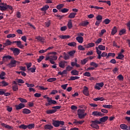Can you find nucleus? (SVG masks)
Here are the masks:
<instances>
[{"label":"nucleus","instance_id":"nucleus-1","mask_svg":"<svg viewBox=\"0 0 130 130\" xmlns=\"http://www.w3.org/2000/svg\"><path fill=\"white\" fill-rule=\"evenodd\" d=\"M43 97L45 99H47V102L45 103V106L47 107L50 106L51 104H56L57 103L56 101L53 100L52 99L47 96V95H45Z\"/></svg>","mask_w":130,"mask_h":130},{"label":"nucleus","instance_id":"nucleus-2","mask_svg":"<svg viewBox=\"0 0 130 130\" xmlns=\"http://www.w3.org/2000/svg\"><path fill=\"white\" fill-rule=\"evenodd\" d=\"M9 9V10H13V7L10 5H7V4H5L4 3H1L0 4V10L2 12H4V11H7Z\"/></svg>","mask_w":130,"mask_h":130},{"label":"nucleus","instance_id":"nucleus-3","mask_svg":"<svg viewBox=\"0 0 130 130\" xmlns=\"http://www.w3.org/2000/svg\"><path fill=\"white\" fill-rule=\"evenodd\" d=\"M52 124L55 127H58L59 125H64V122L63 121L52 120Z\"/></svg>","mask_w":130,"mask_h":130},{"label":"nucleus","instance_id":"nucleus-4","mask_svg":"<svg viewBox=\"0 0 130 130\" xmlns=\"http://www.w3.org/2000/svg\"><path fill=\"white\" fill-rule=\"evenodd\" d=\"M85 113V110L84 109H78L77 110V115L79 119H83V115Z\"/></svg>","mask_w":130,"mask_h":130},{"label":"nucleus","instance_id":"nucleus-5","mask_svg":"<svg viewBox=\"0 0 130 130\" xmlns=\"http://www.w3.org/2000/svg\"><path fill=\"white\" fill-rule=\"evenodd\" d=\"M10 50L13 51V53L15 56H17L20 54V49H18V48L11 47L10 48Z\"/></svg>","mask_w":130,"mask_h":130},{"label":"nucleus","instance_id":"nucleus-6","mask_svg":"<svg viewBox=\"0 0 130 130\" xmlns=\"http://www.w3.org/2000/svg\"><path fill=\"white\" fill-rule=\"evenodd\" d=\"M9 68H14L17 66V61L16 60H11V62L7 64Z\"/></svg>","mask_w":130,"mask_h":130},{"label":"nucleus","instance_id":"nucleus-7","mask_svg":"<svg viewBox=\"0 0 130 130\" xmlns=\"http://www.w3.org/2000/svg\"><path fill=\"white\" fill-rule=\"evenodd\" d=\"M91 115H93V116H104V114L101 113V112H98L97 111L92 112Z\"/></svg>","mask_w":130,"mask_h":130},{"label":"nucleus","instance_id":"nucleus-8","mask_svg":"<svg viewBox=\"0 0 130 130\" xmlns=\"http://www.w3.org/2000/svg\"><path fill=\"white\" fill-rule=\"evenodd\" d=\"M12 43H16L17 47H19V48H24V45H22L21 41H13Z\"/></svg>","mask_w":130,"mask_h":130},{"label":"nucleus","instance_id":"nucleus-9","mask_svg":"<svg viewBox=\"0 0 130 130\" xmlns=\"http://www.w3.org/2000/svg\"><path fill=\"white\" fill-rule=\"evenodd\" d=\"M66 63H68V62L65 60H62L59 63V67L61 68V69H64Z\"/></svg>","mask_w":130,"mask_h":130},{"label":"nucleus","instance_id":"nucleus-10","mask_svg":"<svg viewBox=\"0 0 130 130\" xmlns=\"http://www.w3.org/2000/svg\"><path fill=\"white\" fill-rule=\"evenodd\" d=\"M16 110H20V109H22V108H24L25 107V104L23 103H20L18 105L15 106Z\"/></svg>","mask_w":130,"mask_h":130},{"label":"nucleus","instance_id":"nucleus-11","mask_svg":"<svg viewBox=\"0 0 130 130\" xmlns=\"http://www.w3.org/2000/svg\"><path fill=\"white\" fill-rule=\"evenodd\" d=\"M83 93L86 96L89 95V89L87 87V86H84Z\"/></svg>","mask_w":130,"mask_h":130},{"label":"nucleus","instance_id":"nucleus-12","mask_svg":"<svg viewBox=\"0 0 130 130\" xmlns=\"http://www.w3.org/2000/svg\"><path fill=\"white\" fill-rule=\"evenodd\" d=\"M95 49L96 50V53L98 55V58L99 59H101V53H102V52L101 50H99L98 47H96Z\"/></svg>","mask_w":130,"mask_h":130},{"label":"nucleus","instance_id":"nucleus-13","mask_svg":"<svg viewBox=\"0 0 130 130\" xmlns=\"http://www.w3.org/2000/svg\"><path fill=\"white\" fill-rule=\"evenodd\" d=\"M1 125H2V126H4V127H5L6 128H8V129H13V128H14V127H13V126H10V125H8L7 124H5L4 123H2L1 124Z\"/></svg>","mask_w":130,"mask_h":130},{"label":"nucleus","instance_id":"nucleus-14","mask_svg":"<svg viewBox=\"0 0 130 130\" xmlns=\"http://www.w3.org/2000/svg\"><path fill=\"white\" fill-rule=\"evenodd\" d=\"M77 41H78V42H79V43H83V42H84V38H83L82 37H77L76 38Z\"/></svg>","mask_w":130,"mask_h":130},{"label":"nucleus","instance_id":"nucleus-15","mask_svg":"<svg viewBox=\"0 0 130 130\" xmlns=\"http://www.w3.org/2000/svg\"><path fill=\"white\" fill-rule=\"evenodd\" d=\"M3 44V47H6V46H9V45H12V42L10 40H7L6 43H4Z\"/></svg>","mask_w":130,"mask_h":130},{"label":"nucleus","instance_id":"nucleus-16","mask_svg":"<svg viewBox=\"0 0 130 130\" xmlns=\"http://www.w3.org/2000/svg\"><path fill=\"white\" fill-rule=\"evenodd\" d=\"M14 59V58H13V57H12L10 55H6V56H3V62H5V59Z\"/></svg>","mask_w":130,"mask_h":130},{"label":"nucleus","instance_id":"nucleus-17","mask_svg":"<svg viewBox=\"0 0 130 130\" xmlns=\"http://www.w3.org/2000/svg\"><path fill=\"white\" fill-rule=\"evenodd\" d=\"M108 119V116H104L100 119V121L101 122H105Z\"/></svg>","mask_w":130,"mask_h":130},{"label":"nucleus","instance_id":"nucleus-18","mask_svg":"<svg viewBox=\"0 0 130 130\" xmlns=\"http://www.w3.org/2000/svg\"><path fill=\"white\" fill-rule=\"evenodd\" d=\"M1 84H1L2 87H7V86H9V83L5 80L2 81Z\"/></svg>","mask_w":130,"mask_h":130},{"label":"nucleus","instance_id":"nucleus-19","mask_svg":"<svg viewBox=\"0 0 130 130\" xmlns=\"http://www.w3.org/2000/svg\"><path fill=\"white\" fill-rule=\"evenodd\" d=\"M36 39L38 40V41H40V42H44V38L39 36L36 37Z\"/></svg>","mask_w":130,"mask_h":130},{"label":"nucleus","instance_id":"nucleus-20","mask_svg":"<svg viewBox=\"0 0 130 130\" xmlns=\"http://www.w3.org/2000/svg\"><path fill=\"white\" fill-rule=\"evenodd\" d=\"M76 15H77V13L72 12L69 14L68 18L69 19H74V18H75Z\"/></svg>","mask_w":130,"mask_h":130},{"label":"nucleus","instance_id":"nucleus-21","mask_svg":"<svg viewBox=\"0 0 130 130\" xmlns=\"http://www.w3.org/2000/svg\"><path fill=\"white\" fill-rule=\"evenodd\" d=\"M22 113H24V114H29V113H31V111L25 108L22 110Z\"/></svg>","mask_w":130,"mask_h":130},{"label":"nucleus","instance_id":"nucleus-22","mask_svg":"<svg viewBox=\"0 0 130 130\" xmlns=\"http://www.w3.org/2000/svg\"><path fill=\"white\" fill-rule=\"evenodd\" d=\"M116 33H117V27L114 26L112 29L111 34L112 35H114Z\"/></svg>","mask_w":130,"mask_h":130},{"label":"nucleus","instance_id":"nucleus-23","mask_svg":"<svg viewBox=\"0 0 130 130\" xmlns=\"http://www.w3.org/2000/svg\"><path fill=\"white\" fill-rule=\"evenodd\" d=\"M72 76H79V71L74 70L71 71Z\"/></svg>","mask_w":130,"mask_h":130},{"label":"nucleus","instance_id":"nucleus-24","mask_svg":"<svg viewBox=\"0 0 130 130\" xmlns=\"http://www.w3.org/2000/svg\"><path fill=\"white\" fill-rule=\"evenodd\" d=\"M49 9V6L48 5H45L43 8L41 9V11H42V12H45L48 10V9Z\"/></svg>","mask_w":130,"mask_h":130},{"label":"nucleus","instance_id":"nucleus-25","mask_svg":"<svg viewBox=\"0 0 130 130\" xmlns=\"http://www.w3.org/2000/svg\"><path fill=\"white\" fill-rule=\"evenodd\" d=\"M63 58L65 60H68V59H70V55L69 54H67L66 52H64L63 53Z\"/></svg>","mask_w":130,"mask_h":130},{"label":"nucleus","instance_id":"nucleus-26","mask_svg":"<svg viewBox=\"0 0 130 130\" xmlns=\"http://www.w3.org/2000/svg\"><path fill=\"white\" fill-rule=\"evenodd\" d=\"M5 76H6V73L4 71L2 72L0 74V79H1V80H5V79H6Z\"/></svg>","mask_w":130,"mask_h":130},{"label":"nucleus","instance_id":"nucleus-27","mask_svg":"<svg viewBox=\"0 0 130 130\" xmlns=\"http://www.w3.org/2000/svg\"><path fill=\"white\" fill-rule=\"evenodd\" d=\"M45 129H49L51 130L52 128H53V126L51 125H46L44 126Z\"/></svg>","mask_w":130,"mask_h":130},{"label":"nucleus","instance_id":"nucleus-28","mask_svg":"<svg viewBox=\"0 0 130 130\" xmlns=\"http://www.w3.org/2000/svg\"><path fill=\"white\" fill-rule=\"evenodd\" d=\"M79 79H80V77L71 76L70 79H69V81H75V80H79Z\"/></svg>","mask_w":130,"mask_h":130},{"label":"nucleus","instance_id":"nucleus-29","mask_svg":"<svg viewBox=\"0 0 130 130\" xmlns=\"http://www.w3.org/2000/svg\"><path fill=\"white\" fill-rule=\"evenodd\" d=\"M90 126L93 128H95L96 129H99V125H97L96 123H91L90 124Z\"/></svg>","mask_w":130,"mask_h":130},{"label":"nucleus","instance_id":"nucleus-30","mask_svg":"<svg viewBox=\"0 0 130 130\" xmlns=\"http://www.w3.org/2000/svg\"><path fill=\"white\" fill-rule=\"evenodd\" d=\"M124 57V55L121 53H119L118 56L116 57L117 59H122Z\"/></svg>","mask_w":130,"mask_h":130},{"label":"nucleus","instance_id":"nucleus-31","mask_svg":"<svg viewBox=\"0 0 130 130\" xmlns=\"http://www.w3.org/2000/svg\"><path fill=\"white\" fill-rule=\"evenodd\" d=\"M88 60H89V59L88 58H86L83 59V60H81V64H86V63H87V61H88Z\"/></svg>","mask_w":130,"mask_h":130},{"label":"nucleus","instance_id":"nucleus-32","mask_svg":"<svg viewBox=\"0 0 130 130\" xmlns=\"http://www.w3.org/2000/svg\"><path fill=\"white\" fill-rule=\"evenodd\" d=\"M46 113L47 114H52V113H55V110H49L46 111Z\"/></svg>","mask_w":130,"mask_h":130},{"label":"nucleus","instance_id":"nucleus-33","mask_svg":"<svg viewBox=\"0 0 130 130\" xmlns=\"http://www.w3.org/2000/svg\"><path fill=\"white\" fill-rule=\"evenodd\" d=\"M68 27L69 29H72L73 28V23H72V20H70L68 23Z\"/></svg>","mask_w":130,"mask_h":130},{"label":"nucleus","instance_id":"nucleus-34","mask_svg":"<svg viewBox=\"0 0 130 130\" xmlns=\"http://www.w3.org/2000/svg\"><path fill=\"white\" fill-rule=\"evenodd\" d=\"M69 46H72L75 47V46H77V43L75 42H72L68 44Z\"/></svg>","mask_w":130,"mask_h":130},{"label":"nucleus","instance_id":"nucleus-35","mask_svg":"<svg viewBox=\"0 0 130 130\" xmlns=\"http://www.w3.org/2000/svg\"><path fill=\"white\" fill-rule=\"evenodd\" d=\"M71 36H70L69 35H62L60 36V38H61V39H69V38H70Z\"/></svg>","mask_w":130,"mask_h":130},{"label":"nucleus","instance_id":"nucleus-36","mask_svg":"<svg viewBox=\"0 0 130 130\" xmlns=\"http://www.w3.org/2000/svg\"><path fill=\"white\" fill-rule=\"evenodd\" d=\"M120 127L122 129H126V128H127L128 126L125 124H122L120 125Z\"/></svg>","mask_w":130,"mask_h":130},{"label":"nucleus","instance_id":"nucleus-37","mask_svg":"<svg viewBox=\"0 0 130 130\" xmlns=\"http://www.w3.org/2000/svg\"><path fill=\"white\" fill-rule=\"evenodd\" d=\"M57 59V56L51 55L50 56V60H56Z\"/></svg>","mask_w":130,"mask_h":130},{"label":"nucleus","instance_id":"nucleus-38","mask_svg":"<svg viewBox=\"0 0 130 130\" xmlns=\"http://www.w3.org/2000/svg\"><path fill=\"white\" fill-rule=\"evenodd\" d=\"M96 19L97 21H100L101 22H102V19H103V17H102V15H98L96 17Z\"/></svg>","mask_w":130,"mask_h":130},{"label":"nucleus","instance_id":"nucleus-39","mask_svg":"<svg viewBox=\"0 0 130 130\" xmlns=\"http://www.w3.org/2000/svg\"><path fill=\"white\" fill-rule=\"evenodd\" d=\"M52 108L53 109V110H55V112H56V110H57V109H60V108H61V106H54V107H52Z\"/></svg>","mask_w":130,"mask_h":130},{"label":"nucleus","instance_id":"nucleus-40","mask_svg":"<svg viewBox=\"0 0 130 130\" xmlns=\"http://www.w3.org/2000/svg\"><path fill=\"white\" fill-rule=\"evenodd\" d=\"M56 80V78H49L47 79V82H49V83H52V82H55Z\"/></svg>","mask_w":130,"mask_h":130},{"label":"nucleus","instance_id":"nucleus-41","mask_svg":"<svg viewBox=\"0 0 130 130\" xmlns=\"http://www.w3.org/2000/svg\"><path fill=\"white\" fill-rule=\"evenodd\" d=\"M103 107H104V108H108V109H110V108H112L113 106L110 105H103Z\"/></svg>","mask_w":130,"mask_h":130},{"label":"nucleus","instance_id":"nucleus-42","mask_svg":"<svg viewBox=\"0 0 130 130\" xmlns=\"http://www.w3.org/2000/svg\"><path fill=\"white\" fill-rule=\"evenodd\" d=\"M64 7V5L59 4L56 6V9H57V10H61V9H62V8Z\"/></svg>","mask_w":130,"mask_h":130},{"label":"nucleus","instance_id":"nucleus-43","mask_svg":"<svg viewBox=\"0 0 130 130\" xmlns=\"http://www.w3.org/2000/svg\"><path fill=\"white\" fill-rule=\"evenodd\" d=\"M27 128L30 129L31 128H34V127H35V124L34 123H31L27 125Z\"/></svg>","mask_w":130,"mask_h":130},{"label":"nucleus","instance_id":"nucleus-44","mask_svg":"<svg viewBox=\"0 0 130 130\" xmlns=\"http://www.w3.org/2000/svg\"><path fill=\"white\" fill-rule=\"evenodd\" d=\"M14 37H16V34H10L7 36V38H14Z\"/></svg>","mask_w":130,"mask_h":130},{"label":"nucleus","instance_id":"nucleus-45","mask_svg":"<svg viewBox=\"0 0 130 130\" xmlns=\"http://www.w3.org/2000/svg\"><path fill=\"white\" fill-rule=\"evenodd\" d=\"M18 100L20 101L22 103H26L27 100L25 99L22 98H19Z\"/></svg>","mask_w":130,"mask_h":130},{"label":"nucleus","instance_id":"nucleus-46","mask_svg":"<svg viewBox=\"0 0 130 130\" xmlns=\"http://www.w3.org/2000/svg\"><path fill=\"white\" fill-rule=\"evenodd\" d=\"M95 46V44L93 43H89L87 44V48H90V47H94Z\"/></svg>","mask_w":130,"mask_h":130},{"label":"nucleus","instance_id":"nucleus-47","mask_svg":"<svg viewBox=\"0 0 130 130\" xmlns=\"http://www.w3.org/2000/svg\"><path fill=\"white\" fill-rule=\"evenodd\" d=\"M19 128H21L22 129H26V128H27V125H26L25 124H21L19 126Z\"/></svg>","mask_w":130,"mask_h":130},{"label":"nucleus","instance_id":"nucleus-48","mask_svg":"<svg viewBox=\"0 0 130 130\" xmlns=\"http://www.w3.org/2000/svg\"><path fill=\"white\" fill-rule=\"evenodd\" d=\"M110 22H111V21L109 19L107 18L104 20L103 23H105L106 25H108Z\"/></svg>","mask_w":130,"mask_h":130},{"label":"nucleus","instance_id":"nucleus-49","mask_svg":"<svg viewBox=\"0 0 130 130\" xmlns=\"http://www.w3.org/2000/svg\"><path fill=\"white\" fill-rule=\"evenodd\" d=\"M98 48L100 49V50H105V46L99 45Z\"/></svg>","mask_w":130,"mask_h":130},{"label":"nucleus","instance_id":"nucleus-50","mask_svg":"<svg viewBox=\"0 0 130 130\" xmlns=\"http://www.w3.org/2000/svg\"><path fill=\"white\" fill-rule=\"evenodd\" d=\"M69 10L67 8H63L59 11V12H61V13H68Z\"/></svg>","mask_w":130,"mask_h":130},{"label":"nucleus","instance_id":"nucleus-51","mask_svg":"<svg viewBox=\"0 0 130 130\" xmlns=\"http://www.w3.org/2000/svg\"><path fill=\"white\" fill-rule=\"evenodd\" d=\"M18 85L17 84H15L14 85H13L12 86V89L13 90V91H14L15 92L18 91Z\"/></svg>","mask_w":130,"mask_h":130},{"label":"nucleus","instance_id":"nucleus-52","mask_svg":"<svg viewBox=\"0 0 130 130\" xmlns=\"http://www.w3.org/2000/svg\"><path fill=\"white\" fill-rule=\"evenodd\" d=\"M25 85H26L28 88H33V87H35V85L33 84H29L28 83H25Z\"/></svg>","mask_w":130,"mask_h":130},{"label":"nucleus","instance_id":"nucleus-53","mask_svg":"<svg viewBox=\"0 0 130 130\" xmlns=\"http://www.w3.org/2000/svg\"><path fill=\"white\" fill-rule=\"evenodd\" d=\"M90 66H91L92 67H94V68H98V64L95 63V62H90Z\"/></svg>","mask_w":130,"mask_h":130},{"label":"nucleus","instance_id":"nucleus-54","mask_svg":"<svg viewBox=\"0 0 130 130\" xmlns=\"http://www.w3.org/2000/svg\"><path fill=\"white\" fill-rule=\"evenodd\" d=\"M68 54L70 55V56H73L75 53H76V51L73 50L70 52H68Z\"/></svg>","mask_w":130,"mask_h":130},{"label":"nucleus","instance_id":"nucleus-55","mask_svg":"<svg viewBox=\"0 0 130 130\" xmlns=\"http://www.w3.org/2000/svg\"><path fill=\"white\" fill-rule=\"evenodd\" d=\"M88 25H89V22L88 21H83L81 23V26H83L84 27Z\"/></svg>","mask_w":130,"mask_h":130},{"label":"nucleus","instance_id":"nucleus-56","mask_svg":"<svg viewBox=\"0 0 130 130\" xmlns=\"http://www.w3.org/2000/svg\"><path fill=\"white\" fill-rule=\"evenodd\" d=\"M117 79H118L119 81H123V76L122 75L120 74L117 76Z\"/></svg>","mask_w":130,"mask_h":130},{"label":"nucleus","instance_id":"nucleus-57","mask_svg":"<svg viewBox=\"0 0 130 130\" xmlns=\"http://www.w3.org/2000/svg\"><path fill=\"white\" fill-rule=\"evenodd\" d=\"M44 59V56L42 55L39 57V58L37 59L38 62H41L42 61V59Z\"/></svg>","mask_w":130,"mask_h":130},{"label":"nucleus","instance_id":"nucleus-58","mask_svg":"<svg viewBox=\"0 0 130 130\" xmlns=\"http://www.w3.org/2000/svg\"><path fill=\"white\" fill-rule=\"evenodd\" d=\"M124 33H125V29H121L119 31V35H120V36H121V35H123V34H124Z\"/></svg>","mask_w":130,"mask_h":130},{"label":"nucleus","instance_id":"nucleus-59","mask_svg":"<svg viewBox=\"0 0 130 130\" xmlns=\"http://www.w3.org/2000/svg\"><path fill=\"white\" fill-rule=\"evenodd\" d=\"M85 77H91V73L90 72H86L83 74Z\"/></svg>","mask_w":130,"mask_h":130},{"label":"nucleus","instance_id":"nucleus-60","mask_svg":"<svg viewBox=\"0 0 130 130\" xmlns=\"http://www.w3.org/2000/svg\"><path fill=\"white\" fill-rule=\"evenodd\" d=\"M17 83H19V84H24L25 83L24 80H23L22 79H17Z\"/></svg>","mask_w":130,"mask_h":130},{"label":"nucleus","instance_id":"nucleus-61","mask_svg":"<svg viewBox=\"0 0 130 130\" xmlns=\"http://www.w3.org/2000/svg\"><path fill=\"white\" fill-rule=\"evenodd\" d=\"M73 70V67H71L70 66H68L66 67V70L67 72H70V71H72Z\"/></svg>","mask_w":130,"mask_h":130},{"label":"nucleus","instance_id":"nucleus-62","mask_svg":"<svg viewBox=\"0 0 130 130\" xmlns=\"http://www.w3.org/2000/svg\"><path fill=\"white\" fill-rule=\"evenodd\" d=\"M28 71H30L31 73H35V71H36V67L34 68H31L28 69Z\"/></svg>","mask_w":130,"mask_h":130},{"label":"nucleus","instance_id":"nucleus-63","mask_svg":"<svg viewBox=\"0 0 130 130\" xmlns=\"http://www.w3.org/2000/svg\"><path fill=\"white\" fill-rule=\"evenodd\" d=\"M78 48L79 50H85V48L82 45L78 46Z\"/></svg>","mask_w":130,"mask_h":130},{"label":"nucleus","instance_id":"nucleus-64","mask_svg":"<svg viewBox=\"0 0 130 130\" xmlns=\"http://www.w3.org/2000/svg\"><path fill=\"white\" fill-rule=\"evenodd\" d=\"M67 29L68 27H67V26H62L60 28L61 31H66V30H67Z\"/></svg>","mask_w":130,"mask_h":130}]
</instances>
